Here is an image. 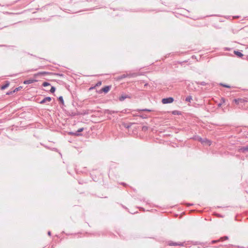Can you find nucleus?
Instances as JSON below:
<instances>
[{"mask_svg": "<svg viewBox=\"0 0 248 248\" xmlns=\"http://www.w3.org/2000/svg\"><path fill=\"white\" fill-rule=\"evenodd\" d=\"M234 53L239 57H241L243 56V54L238 51H234Z\"/></svg>", "mask_w": 248, "mask_h": 248, "instance_id": "nucleus-13", "label": "nucleus"}, {"mask_svg": "<svg viewBox=\"0 0 248 248\" xmlns=\"http://www.w3.org/2000/svg\"><path fill=\"white\" fill-rule=\"evenodd\" d=\"M192 99L191 96H188L186 98L185 101L187 102H190Z\"/></svg>", "mask_w": 248, "mask_h": 248, "instance_id": "nucleus-17", "label": "nucleus"}, {"mask_svg": "<svg viewBox=\"0 0 248 248\" xmlns=\"http://www.w3.org/2000/svg\"><path fill=\"white\" fill-rule=\"evenodd\" d=\"M140 111H151V110L150 109H141V110H140Z\"/></svg>", "mask_w": 248, "mask_h": 248, "instance_id": "nucleus-24", "label": "nucleus"}, {"mask_svg": "<svg viewBox=\"0 0 248 248\" xmlns=\"http://www.w3.org/2000/svg\"><path fill=\"white\" fill-rule=\"evenodd\" d=\"M107 112L108 113V114H111L112 112L114 113V111H110L109 110H107Z\"/></svg>", "mask_w": 248, "mask_h": 248, "instance_id": "nucleus-25", "label": "nucleus"}, {"mask_svg": "<svg viewBox=\"0 0 248 248\" xmlns=\"http://www.w3.org/2000/svg\"><path fill=\"white\" fill-rule=\"evenodd\" d=\"M47 234H48V235L50 236L51 235V232L50 231L48 232Z\"/></svg>", "mask_w": 248, "mask_h": 248, "instance_id": "nucleus-29", "label": "nucleus"}, {"mask_svg": "<svg viewBox=\"0 0 248 248\" xmlns=\"http://www.w3.org/2000/svg\"><path fill=\"white\" fill-rule=\"evenodd\" d=\"M101 82H100H100H98L97 83V85H97V86H98V85H101Z\"/></svg>", "mask_w": 248, "mask_h": 248, "instance_id": "nucleus-28", "label": "nucleus"}, {"mask_svg": "<svg viewBox=\"0 0 248 248\" xmlns=\"http://www.w3.org/2000/svg\"><path fill=\"white\" fill-rule=\"evenodd\" d=\"M20 88H21V87H18V88H16L14 91H13V92L15 93L16 92H17L18 91H19Z\"/></svg>", "mask_w": 248, "mask_h": 248, "instance_id": "nucleus-23", "label": "nucleus"}, {"mask_svg": "<svg viewBox=\"0 0 248 248\" xmlns=\"http://www.w3.org/2000/svg\"><path fill=\"white\" fill-rule=\"evenodd\" d=\"M196 83L198 85H202V86H205L207 84V83H206V82H205L204 81H202V82L197 81V82H196Z\"/></svg>", "mask_w": 248, "mask_h": 248, "instance_id": "nucleus-16", "label": "nucleus"}, {"mask_svg": "<svg viewBox=\"0 0 248 248\" xmlns=\"http://www.w3.org/2000/svg\"><path fill=\"white\" fill-rule=\"evenodd\" d=\"M58 100L60 101V102H61V103L62 104H64V100H63L62 96H60L58 98Z\"/></svg>", "mask_w": 248, "mask_h": 248, "instance_id": "nucleus-18", "label": "nucleus"}, {"mask_svg": "<svg viewBox=\"0 0 248 248\" xmlns=\"http://www.w3.org/2000/svg\"><path fill=\"white\" fill-rule=\"evenodd\" d=\"M222 101H223V102H224V99L223 98H222Z\"/></svg>", "mask_w": 248, "mask_h": 248, "instance_id": "nucleus-34", "label": "nucleus"}, {"mask_svg": "<svg viewBox=\"0 0 248 248\" xmlns=\"http://www.w3.org/2000/svg\"><path fill=\"white\" fill-rule=\"evenodd\" d=\"M128 78V74H124L118 77V79H122L124 78Z\"/></svg>", "mask_w": 248, "mask_h": 248, "instance_id": "nucleus-14", "label": "nucleus"}, {"mask_svg": "<svg viewBox=\"0 0 248 248\" xmlns=\"http://www.w3.org/2000/svg\"><path fill=\"white\" fill-rule=\"evenodd\" d=\"M144 128V129H147V127L144 128V127H143V129Z\"/></svg>", "mask_w": 248, "mask_h": 248, "instance_id": "nucleus-36", "label": "nucleus"}, {"mask_svg": "<svg viewBox=\"0 0 248 248\" xmlns=\"http://www.w3.org/2000/svg\"><path fill=\"white\" fill-rule=\"evenodd\" d=\"M173 113L174 114H175V111H173Z\"/></svg>", "mask_w": 248, "mask_h": 248, "instance_id": "nucleus-39", "label": "nucleus"}, {"mask_svg": "<svg viewBox=\"0 0 248 248\" xmlns=\"http://www.w3.org/2000/svg\"><path fill=\"white\" fill-rule=\"evenodd\" d=\"M49 85H50V84L48 82H44L43 83V86H44V87H46V86H49Z\"/></svg>", "mask_w": 248, "mask_h": 248, "instance_id": "nucleus-22", "label": "nucleus"}, {"mask_svg": "<svg viewBox=\"0 0 248 248\" xmlns=\"http://www.w3.org/2000/svg\"><path fill=\"white\" fill-rule=\"evenodd\" d=\"M221 106V103H219V104H218V107H220Z\"/></svg>", "mask_w": 248, "mask_h": 248, "instance_id": "nucleus-31", "label": "nucleus"}, {"mask_svg": "<svg viewBox=\"0 0 248 248\" xmlns=\"http://www.w3.org/2000/svg\"><path fill=\"white\" fill-rule=\"evenodd\" d=\"M169 245L170 246H183V243H177L170 242V243Z\"/></svg>", "mask_w": 248, "mask_h": 248, "instance_id": "nucleus-12", "label": "nucleus"}, {"mask_svg": "<svg viewBox=\"0 0 248 248\" xmlns=\"http://www.w3.org/2000/svg\"><path fill=\"white\" fill-rule=\"evenodd\" d=\"M9 86V82L8 81H6V83L4 85H3L1 86V89L2 90H4V89L7 88Z\"/></svg>", "mask_w": 248, "mask_h": 248, "instance_id": "nucleus-15", "label": "nucleus"}, {"mask_svg": "<svg viewBox=\"0 0 248 248\" xmlns=\"http://www.w3.org/2000/svg\"><path fill=\"white\" fill-rule=\"evenodd\" d=\"M55 91V88L53 86H51V89L50 90V92L51 93H54Z\"/></svg>", "mask_w": 248, "mask_h": 248, "instance_id": "nucleus-20", "label": "nucleus"}, {"mask_svg": "<svg viewBox=\"0 0 248 248\" xmlns=\"http://www.w3.org/2000/svg\"><path fill=\"white\" fill-rule=\"evenodd\" d=\"M216 215H217V217H223V216H221V215H219V214H217Z\"/></svg>", "mask_w": 248, "mask_h": 248, "instance_id": "nucleus-27", "label": "nucleus"}, {"mask_svg": "<svg viewBox=\"0 0 248 248\" xmlns=\"http://www.w3.org/2000/svg\"><path fill=\"white\" fill-rule=\"evenodd\" d=\"M110 88L111 87L109 86H106L102 89V91L105 93H107L110 90Z\"/></svg>", "mask_w": 248, "mask_h": 248, "instance_id": "nucleus-7", "label": "nucleus"}, {"mask_svg": "<svg viewBox=\"0 0 248 248\" xmlns=\"http://www.w3.org/2000/svg\"><path fill=\"white\" fill-rule=\"evenodd\" d=\"M245 101L244 99L241 98L235 99L234 102L237 105H239L240 103H243Z\"/></svg>", "mask_w": 248, "mask_h": 248, "instance_id": "nucleus-9", "label": "nucleus"}, {"mask_svg": "<svg viewBox=\"0 0 248 248\" xmlns=\"http://www.w3.org/2000/svg\"><path fill=\"white\" fill-rule=\"evenodd\" d=\"M84 130V128H80L79 129H78L77 131H76L75 132H70V134L71 135H74V136H80L81 135V134H80V133L82 131H83Z\"/></svg>", "mask_w": 248, "mask_h": 248, "instance_id": "nucleus-4", "label": "nucleus"}, {"mask_svg": "<svg viewBox=\"0 0 248 248\" xmlns=\"http://www.w3.org/2000/svg\"><path fill=\"white\" fill-rule=\"evenodd\" d=\"M144 128V129H147V127L144 128V127H143V129Z\"/></svg>", "mask_w": 248, "mask_h": 248, "instance_id": "nucleus-38", "label": "nucleus"}, {"mask_svg": "<svg viewBox=\"0 0 248 248\" xmlns=\"http://www.w3.org/2000/svg\"><path fill=\"white\" fill-rule=\"evenodd\" d=\"M141 117H142V118H146V117H144V116H140Z\"/></svg>", "mask_w": 248, "mask_h": 248, "instance_id": "nucleus-32", "label": "nucleus"}, {"mask_svg": "<svg viewBox=\"0 0 248 248\" xmlns=\"http://www.w3.org/2000/svg\"><path fill=\"white\" fill-rule=\"evenodd\" d=\"M13 93H14V92H13V91H12V92H8V93H7L6 94H8V95L11 94H12Z\"/></svg>", "mask_w": 248, "mask_h": 248, "instance_id": "nucleus-26", "label": "nucleus"}, {"mask_svg": "<svg viewBox=\"0 0 248 248\" xmlns=\"http://www.w3.org/2000/svg\"><path fill=\"white\" fill-rule=\"evenodd\" d=\"M192 205H193V204H190V203L188 204V206Z\"/></svg>", "mask_w": 248, "mask_h": 248, "instance_id": "nucleus-33", "label": "nucleus"}, {"mask_svg": "<svg viewBox=\"0 0 248 248\" xmlns=\"http://www.w3.org/2000/svg\"><path fill=\"white\" fill-rule=\"evenodd\" d=\"M240 151L243 153L248 152V146H244L240 149Z\"/></svg>", "mask_w": 248, "mask_h": 248, "instance_id": "nucleus-10", "label": "nucleus"}, {"mask_svg": "<svg viewBox=\"0 0 248 248\" xmlns=\"http://www.w3.org/2000/svg\"><path fill=\"white\" fill-rule=\"evenodd\" d=\"M126 128H129V127H130V126H126Z\"/></svg>", "mask_w": 248, "mask_h": 248, "instance_id": "nucleus-35", "label": "nucleus"}, {"mask_svg": "<svg viewBox=\"0 0 248 248\" xmlns=\"http://www.w3.org/2000/svg\"><path fill=\"white\" fill-rule=\"evenodd\" d=\"M197 140L202 144L210 145L211 141L207 139H202L201 137H198Z\"/></svg>", "mask_w": 248, "mask_h": 248, "instance_id": "nucleus-2", "label": "nucleus"}, {"mask_svg": "<svg viewBox=\"0 0 248 248\" xmlns=\"http://www.w3.org/2000/svg\"><path fill=\"white\" fill-rule=\"evenodd\" d=\"M227 239H228V237L227 236L222 237L220 239V241H224L225 240H227Z\"/></svg>", "mask_w": 248, "mask_h": 248, "instance_id": "nucleus-19", "label": "nucleus"}, {"mask_svg": "<svg viewBox=\"0 0 248 248\" xmlns=\"http://www.w3.org/2000/svg\"><path fill=\"white\" fill-rule=\"evenodd\" d=\"M217 241L213 240V241H212V243H216V242H217Z\"/></svg>", "mask_w": 248, "mask_h": 248, "instance_id": "nucleus-30", "label": "nucleus"}, {"mask_svg": "<svg viewBox=\"0 0 248 248\" xmlns=\"http://www.w3.org/2000/svg\"><path fill=\"white\" fill-rule=\"evenodd\" d=\"M51 100V98L50 97H45L42 100H41L40 102V104H44L47 102H50Z\"/></svg>", "mask_w": 248, "mask_h": 248, "instance_id": "nucleus-5", "label": "nucleus"}, {"mask_svg": "<svg viewBox=\"0 0 248 248\" xmlns=\"http://www.w3.org/2000/svg\"><path fill=\"white\" fill-rule=\"evenodd\" d=\"M138 74L136 73H130V74H128V78H135V77H136L137 76H138Z\"/></svg>", "mask_w": 248, "mask_h": 248, "instance_id": "nucleus-11", "label": "nucleus"}, {"mask_svg": "<svg viewBox=\"0 0 248 248\" xmlns=\"http://www.w3.org/2000/svg\"><path fill=\"white\" fill-rule=\"evenodd\" d=\"M174 101V99L172 97H170L168 98H163L162 100V103L163 104H168V103H171L173 102Z\"/></svg>", "mask_w": 248, "mask_h": 248, "instance_id": "nucleus-1", "label": "nucleus"}, {"mask_svg": "<svg viewBox=\"0 0 248 248\" xmlns=\"http://www.w3.org/2000/svg\"><path fill=\"white\" fill-rule=\"evenodd\" d=\"M130 98V96L128 95H126V94H123V95H122L120 98H119V100L121 101H124L125 99L126 98Z\"/></svg>", "mask_w": 248, "mask_h": 248, "instance_id": "nucleus-8", "label": "nucleus"}, {"mask_svg": "<svg viewBox=\"0 0 248 248\" xmlns=\"http://www.w3.org/2000/svg\"><path fill=\"white\" fill-rule=\"evenodd\" d=\"M51 74V73L48 72H45V71L44 72H38L36 74H35L34 75V77L35 78H37L40 76H44L50 75Z\"/></svg>", "mask_w": 248, "mask_h": 248, "instance_id": "nucleus-3", "label": "nucleus"}, {"mask_svg": "<svg viewBox=\"0 0 248 248\" xmlns=\"http://www.w3.org/2000/svg\"><path fill=\"white\" fill-rule=\"evenodd\" d=\"M37 80H35V79H28V80H25L23 83L24 84H31V83H32L34 82H36Z\"/></svg>", "mask_w": 248, "mask_h": 248, "instance_id": "nucleus-6", "label": "nucleus"}, {"mask_svg": "<svg viewBox=\"0 0 248 248\" xmlns=\"http://www.w3.org/2000/svg\"><path fill=\"white\" fill-rule=\"evenodd\" d=\"M144 128V129H147V127L144 128V127H143V129Z\"/></svg>", "mask_w": 248, "mask_h": 248, "instance_id": "nucleus-37", "label": "nucleus"}, {"mask_svg": "<svg viewBox=\"0 0 248 248\" xmlns=\"http://www.w3.org/2000/svg\"><path fill=\"white\" fill-rule=\"evenodd\" d=\"M220 85L221 86H222L224 87H226V88H230V86L228 85H227V84H223V83H220Z\"/></svg>", "mask_w": 248, "mask_h": 248, "instance_id": "nucleus-21", "label": "nucleus"}]
</instances>
